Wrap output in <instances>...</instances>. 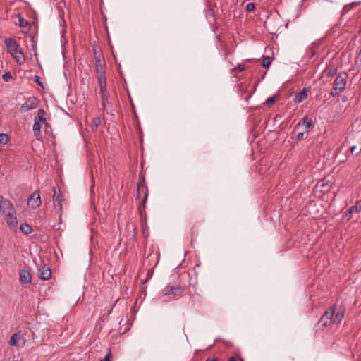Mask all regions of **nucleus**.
Here are the masks:
<instances>
[{
	"label": "nucleus",
	"instance_id": "obj_8",
	"mask_svg": "<svg viewBox=\"0 0 361 361\" xmlns=\"http://www.w3.org/2000/svg\"><path fill=\"white\" fill-rule=\"evenodd\" d=\"M4 219L11 229H16L18 224L16 212L15 209H11V213H8L4 216Z\"/></svg>",
	"mask_w": 361,
	"mask_h": 361
},
{
	"label": "nucleus",
	"instance_id": "obj_29",
	"mask_svg": "<svg viewBox=\"0 0 361 361\" xmlns=\"http://www.w3.org/2000/svg\"><path fill=\"white\" fill-rule=\"evenodd\" d=\"M18 20H19V25L21 27H25L26 25H27V22L23 19L22 16L20 15L18 16Z\"/></svg>",
	"mask_w": 361,
	"mask_h": 361
},
{
	"label": "nucleus",
	"instance_id": "obj_26",
	"mask_svg": "<svg viewBox=\"0 0 361 361\" xmlns=\"http://www.w3.org/2000/svg\"><path fill=\"white\" fill-rule=\"evenodd\" d=\"M8 141V137L6 134H0V144L6 145Z\"/></svg>",
	"mask_w": 361,
	"mask_h": 361
},
{
	"label": "nucleus",
	"instance_id": "obj_13",
	"mask_svg": "<svg viewBox=\"0 0 361 361\" xmlns=\"http://www.w3.org/2000/svg\"><path fill=\"white\" fill-rule=\"evenodd\" d=\"M309 89L307 87L303 88L300 92L295 94L294 101L295 103H300L307 97V92Z\"/></svg>",
	"mask_w": 361,
	"mask_h": 361
},
{
	"label": "nucleus",
	"instance_id": "obj_23",
	"mask_svg": "<svg viewBox=\"0 0 361 361\" xmlns=\"http://www.w3.org/2000/svg\"><path fill=\"white\" fill-rule=\"evenodd\" d=\"M172 290L173 295H182L183 290L179 286H172Z\"/></svg>",
	"mask_w": 361,
	"mask_h": 361
},
{
	"label": "nucleus",
	"instance_id": "obj_12",
	"mask_svg": "<svg viewBox=\"0 0 361 361\" xmlns=\"http://www.w3.org/2000/svg\"><path fill=\"white\" fill-rule=\"evenodd\" d=\"M42 125L40 124L36 119L34 118V124H33V133L35 137L37 140H42V135L41 132V128H42Z\"/></svg>",
	"mask_w": 361,
	"mask_h": 361
},
{
	"label": "nucleus",
	"instance_id": "obj_9",
	"mask_svg": "<svg viewBox=\"0 0 361 361\" xmlns=\"http://www.w3.org/2000/svg\"><path fill=\"white\" fill-rule=\"evenodd\" d=\"M35 119L42 126H44L45 128L50 127L49 123L47 122V113L44 109H40L37 111V114L35 117Z\"/></svg>",
	"mask_w": 361,
	"mask_h": 361
},
{
	"label": "nucleus",
	"instance_id": "obj_30",
	"mask_svg": "<svg viewBox=\"0 0 361 361\" xmlns=\"http://www.w3.org/2000/svg\"><path fill=\"white\" fill-rule=\"evenodd\" d=\"M255 4L252 2H250L246 5V10L247 11H252L255 9Z\"/></svg>",
	"mask_w": 361,
	"mask_h": 361
},
{
	"label": "nucleus",
	"instance_id": "obj_33",
	"mask_svg": "<svg viewBox=\"0 0 361 361\" xmlns=\"http://www.w3.org/2000/svg\"><path fill=\"white\" fill-rule=\"evenodd\" d=\"M303 136H304V133H299L298 135H297V140H301L303 139Z\"/></svg>",
	"mask_w": 361,
	"mask_h": 361
},
{
	"label": "nucleus",
	"instance_id": "obj_16",
	"mask_svg": "<svg viewBox=\"0 0 361 361\" xmlns=\"http://www.w3.org/2000/svg\"><path fill=\"white\" fill-rule=\"evenodd\" d=\"M101 98L102 101L103 107L105 108L106 102H108L109 99V92L107 91V87L100 88Z\"/></svg>",
	"mask_w": 361,
	"mask_h": 361
},
{
	"label": "nucleus",
	"instance_id": "obj_36",
	"mask_svg": "<svg viewBox=\"0 0 361 361\" xmlns=\"http://www.w3.org/2000/svg\"><path fill=\"white\" fill-rule=\"evenodd\" d=\"M228 361H236V359L234 357H231L228 358Z\"/></svg>",
	"mask_w": 361,
	"mask_h": 361
},
{
	"label": "nucleus",
	"instance_id": "obj_17",
	"mask_svg": "<svg viewBox=\"0 0 361 361\" xmlns=\"http://www.w3.org/2000/svg\"><path fill=\"white\" fill-rule=\"evenodd\" d=\"M5 210V209H9L11 211V209H15L12 203L8 200H6V201H3L1 202L0 205V210Z\"/></svg>",
	"mask_w": 361,
	"mask_h": 361
},
{
	"label": "nucleus",
	"instance_id": "obj_27",
	"mask_svg": "<svg viewBox=\"0 0 361 361\" xmlns=\"http://www.w3.org/2000/svg\"><path fill=\"white\" fill-rule=\"evenodd\" d=\"M277 98H278V97H277V96H274V97H269V98L265 101V104H266L267 106L272 105V104L276 102V100L277 99Z\"/></svg>",
	"mask_w": 361,
	"mask_h": 361
},
{
	"label": "nucleus",
	"instance_id": "obj_28",
	"mask_svg": "<svg viewBox=\"0 0 361 361\" xmlns=\"http://www.w3.org/2000/svg\"><path fill=\"white\" fill-rule=\"evenodd\" d=\"M11 78H12V75H11V72H9V71L8 72H6L2 75V79L5 82H8Z\"/></svg>",
	"mask_w": 361,
	"mask_h": 361
},
{
	"label": "nucleus",
	"instance_id": "obj_1",
	"mask_svg": "<svg viewBox=\"0 0 361 361\" xmlns=\"http://www.w3.org/2000/svg\"><path fill=\"white\" fill-rule=\"evenodd\" d=\"M344 317V310L336 304L329 307L318 322L319 325L328 327L331 324H340Z\"/></svg>",
	"mask_w": 361,
	"mask_h": 361
},
{
	"label": "nucleus",
	"instance_id": "obj_24",
	"mask_svg": "<svg viewBox=\"0 0 361 361\" xmlns=\"http://www.w3.org/2000/svg\"><path fill=\"white\" fill-rule=\"evenodd\" d=\"M163 295H173L172 286H167L162 290Z\"/></svg>",
	"mask_w": 361,
	"mask_h": 361
},
{
	"label": "nucleus",
	"instance_id": "obj_6",
	"mask_svg": "<svg viewBox=\"0 0 361 361\" xmlns=\"http://www.w3.org/2000/svg\"><path fill=\"white\" fill-rule=\"evenodd\" d=\"M42 201L39 191H35L27 199V206L32 209H36L41 205Z\"/></svg>",
	"mask_w": 361,
	"mask_h": 361
},
{
	"label": "nucleus",
	"instance_id": "obj_19",
	"mask_svg": "<svg viewBox=\"0 0 361 361\" xmlns=\"http://www.w3.org/2000/svg\"><path fill=\"white\" fill-rule=\"evenodd\" d=\"M97 79L99 84V89L107 87L106 78L105 74L97 75Z\"/></svg>",
	"mask_w": 361,
	"mask_h": 361
},
{
	"label": "nucleus",
	"instance_id": "obj_18",
	"mask_svg": "<svg viewBox=\"0 0 361 361\" xmlns=\"http://www.w3.org/2000/svg\"><path fill=\"white\" fill-rule=\"evenodd\" d=\"M20 231L25 235H28L32 233V227L27 224H23L20 226Z\"/></svg>",
	"mask_w": 361,
	"mask_h": 361
},
{
	"label": "nucleus",
	"instance_id": "obj_32",
	"mask_svg": "<svg viewBox=\"0 0 361 361\" xmlns=\"http://www.w3.org/2000/svg\"><path fill=\"white\" fill-rule=\"evenodd\" d=\"M235 69L238 70V71H243L245 69V64L240 63L238 64Z\"/></svg>",
	"mask_w": 361,
	"mask_h": 361
},
{
	"label": "nucleus",
	"instance_id": "obj_35",
	"mask_svg": "<svg viewBox=\"0 0 361 361\" xmlns=\"http://www.w3.org/2000/svg\"><path fill=\"white\" fill-rule=\"evenodd\" d=\"M355 149H356V146L354 145V146L350 147V151L351 153H353Z\"/></svg>",
	"mask_w": 361,
	"mask_h": 361
},
{
	"label": "nucleus",
	"instance_id": "obj_5",
	"mask_svg": "<svg viewBox=\"0 0 361 361\" xmlns=\"http://www.w3.org/2000/svg\"><path fill=\"white\" fill-rule=\"evenodd\" d=\"M19 280L23 287L27 288L29 286L32 282V275L28 268L20 270L19 273Z\"/></svg>",
	"mask_w": 361,
	"mask_h": 361
},
{
	"label": "nucleus",
	"instance_id": "obj_20",
	"mask_svg": "<svg viewBox=\"0 0 361 361\" xmlns=\"http://www.w3.org/2000/svg\"><path fill=\"white\" fill-rule=\"evenodd\" d=\"M302 125L307 130L314 126L312 120L307 116L302 118Z\"/></svg>",
	"mask_w": 361,
	"mask_h": 361
},
{
	"label": "nucleus",
	"instance_id": "obj_34",
	"mask_svg": "<svg viewBox=\"0 0 361 361\" xmlns=\"http://www.w3.org/2000/svg\"><path fill=\"white\" fill-rule=\"evenodd\" d=\"M1 213L2 215L6 216L8 213H11V211H10L9 209H5V210H0Z\"/></svg>",
	"mask_w": 361,
	"mask_h": 361
},
{
	"label": "nucleus",
	"instance_id": "obj_21",
	"mask_svg": "<svg viewBox=\"0 0 361 361\" xmlns=\"http://www.w3.org/2000/svg\"><path fill=\"white\" fill-rule=\"evenodd\" d=\"M360 211H361V205L358 202H357L355 205L352 206L349 208L348 213L350 214H351L353 213H358Z\"/></svg>",
	"mask_w": 361,
	"mask_h": 361
},
{
	"label": "nucleus",
	"instance_id": "obj_2",
	"mask_svg": "<svg viewBox=\"0 0 361 361\" xmlns=\"http://www.w3.org/2000/svg\"><path fill=\"white\" fill-rule=\"evenodd\" d=\"M11 55L16 59L18 64L21 65L25 62V58L20 51L17 42L12 38H6L4 41Z\"/></svg>",
	"mask_w": 361,
	"mask_h": 361
},
{
	"label": "nucleus",
	"instance_id": "obj_11",
	"mask_svg": "<svg viewBox=\"0 0 361 361\" xmlns=\"http://www.w3.org/2000/svg\"><path fill=\"white\" fill-rule=\"evenodd\" d=\"M20 340L24 341V337H23V335L22 334L21 331H19L15 333L14 334H13V336L11 337L10 340L8 341V344L12 346L18 347V346H20Z\"/></svg>",
	"mask_w": 361,
	"mask_h": 361
},
{
	"label": "nucleus",
	"instance_id": "obj_37",
	"mask_svg": "<svg viewBox=\"0 0 361 361\" xmlns=\"http://www.w3.org/2000/svg\"><path fill=\"white\" fill-rule=\"evenodd\" d=\"M206 361H217V360L216 358H213V359H207Z\"/></svg>",
	"mask_w": 361,
	"mask_h": 361
},
{
	"label": "nucleus",
	"instance_id": "obj_22",
	"mask_svg": "<svg viewBox=\"0 0 361 361\" xmlns=\"http://www.w3.org/2000/svg\"><path fill=\"white\" fill-rule=\"evenodd\" d=\"M272 62L271 58L269 56H264L262 61V66L264 68H269Z\"/></svg>",
	"mask_w": 361,
	"mask_h": 361
},
{
	"label": "nucleus",
	"instance_id": "obj_3",
	"mask_svg": "<svg viewBox=\"0 0 361 361\" xmlns=\"http://www.w3.org/2000/svg\"><path fill=\"white\" fill-rule=\"evenodd\" d=\"M347 79L341 75H338L333 83V87L331 90L330 94L333 97H338L345 89Z\"/></svg>",
	"mask_w": 361,
	"mask_h": 361
},
{
	"label": "nucleus",
	"instance_id": "obj_31",
	"mask_svg": "<svg viewBox=\"0 0 361 361\" xmlns=\"http://www.w3.org/2000/svg\"><path fill=\"white\" fill-rule=\"evenodd\" d=\"M111 356V350L109 348L108 353H106L105 357L104 359L101 360L100 361H110Z\"/></svg>",
	"mask_w": 361,
	"mask_h": 361
},
{
	"label": "nucleus",
	"instance_id": "obj_25",
	"mask_svg": "<svg viewBox=\"0 0 361 361\" xmlns=\"http://www.w3.org/2000/svg\"><path fill=\"white\" fill-rule=\"evenodd\" d=\"M102 119L101 117L94 118L92 121V126L97 128L101 124Z\"/></svg>",
	"mask_w": 361,
	"mask_h": 361
},
{
	"label": "nucleus",
	"instance_id": "obj_14",
	"mask_svg": "<svg viewBox=\"0 0 361 361\" xmlns=\"http://www.w3.org/2000/svg\"><path fill=\"white\" fill-rule=\"evenodd\" d=\"M95 71L97 75L105 74V70L102 65L99 56H95Z\"/></svg>",
	"mask_w": 361,
	"mask_h": 361
},
{
	"label": "nucleus",
	"instance_id": "obj_10",
	"mask_svg": "<svg viewBox=\"0 0 361 361\" xmlns=\"http://www.w3.org/2000/svg\"><path fill=\"white\" fill-rule=\"evenodd\" d=\"M39 277L44 281L49 280L51 276L50 268L46 265L38 269Z\"/></svg>",
	"mask_w": 361,
	"mask_h": 361
},
{
	"label": "nucleus",
	"instance_id": "obj_4",
	"mask_svg": "<svg viewBox=\"0 0 361 361\" xmlns=\"http://www.w3.org/2000/svg\"><path fill=\"white\" fill-rule=\"evenodd\" d=\"M39 104V99L37 97H32L27 98L20 106L21 112H27L32 109H36Z\"/></svg>",
	"mask_w": 361,
	"mask_h": 361
},
{
	"label": "nucleus",
	"instance_id": "obj_15",
	"mask_svg": "<svg viewBox=\"0 0 361 361\" xmlns=\"http://www.w3.org/2000/svg\"><path fill=\"white\" fill-rule=\"evenodd\" d=\"M137 197L140 196L141 192H142L144 194V197H143V200H142V204H145L146 201H147V187L145 185L142 184V183H138L137 184Z\"/></svg>",
	"mask_w": 361,
	"mask_h": 361
},
{
	"label": "nucleus",
	"instance_id": "obj_7",
	"mask_svg": "<svg viewBox=\"0 0 361 361\" xmlns=\"http://www.w3.org/2000/svg\"><path fill=\"white\" fill-rule=\"evenodd\" d=\"M54 206L55 209L59 212L62 210L63 207V196L60 190L54 188L53 195Z\"/></svg>",
	"mask_w": 361,
	"mask_h": 361
},
{
	"label": "nucleus",
	"instance_id": "obj_38",
	"mask_svg": "<svg viewBox=\"0 0 361 361\" xmlns=\"http://www.w3.org/2000/svg\"><path fill=\"white\" fill-rule=\"evenodd\" d=\"M359 58H360V61H361V49H360V51L359 52Z\"/></svg>",
	"mask_w": 361,
	"mask_h": 361
}]
</instances>
